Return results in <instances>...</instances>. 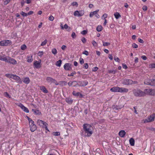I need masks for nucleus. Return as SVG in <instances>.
Returning <instances> with one entry per match:
<instances>
[{"label": "nucleus", "instance_id": "obj_1", "mask_svg": "<svg viewBox=\"0 0 155 155\" xmlns=\"http://www.w3.org/2000/svg\"><path fill=\"white\" fill-rule=\"evenodd\" d=\"M83 129L84 132V136L85 137H89L92 134V127L88 124H84L83 125Z\"/></svg>", "mask_w": 155, "mask_h": 155}, {"label": "nucleus", "instance_id": "obj_2", "mask_svg": "<svg viewBox=\"0 0 155 155\" xmlns=\"http://www.w3.org/2000/svg\"><path fill=\"white\" fill-rule=\"evenodd\" d=\"M134 95L136 97H142L145 96L144 91H143L140 89H134L133 90Z\"/></svg>", "mask_w": 155, "mask_h": 155}, {"label": "nucleus", "instance_id": "obj_3", "mask_svg": "<svg viewBox=\"0 0 155 155\" xmlns=\"http://www.w3.org/2000/svg\"><path fill=\"white\" fill-rule=\"evenodd\" d=\"M37 123L40 126L43 128H45L46 130L49 131V130L48 128V124L46 122L42 120H38L37 121Z\"/></svg>", "mask_w": 155, "mask_h": 155}, {"label": "nucleus", "instance_id": "obj_4", "mask_svg": "<svg viewBox=\"0 0 155 155\" xmlns=\"http://www.w3.org/2000/svg\"><path fill=\"white\" fill-rule=\"evenodd\" d=\"M145 96L146 95H155V89L148 88L144 90Z\"/></svg>", "mask_w": 155, "mask_h": 155}, {"label": "nucleus", "instance_id": "obj_5", "mask_svg": "<svg viewBox=\"0 0 155 155\" xmlns=\"http://www.w3.org/2000/svg\"><path fill=\"white\" fill-rule=\"evenodd\" d=\"M12 44V42L10 40H4L0 41V45L1 46H8Z\"/></svg>", "mask_w": 155, "mask_h": 155}, {"label": "nucleus", "instance_id": "obj_6", "mask_svg": "<svg viewBox=\"0 0 155 155\" xmlns=\"http://www.w3.org/2000/svg\"><path fill=\"white\" fill-rule=\"evenodd\" d=\"M155 118V114H153L152 115L148 116V118L144 120L145 123L153 122Z\"/></svg>", "mask_w": 155, "mask_h": 155}, {"label": "nucleus", "instance_id": "obj_7", "mask_svg": "<svg viewBox=\"0 0 155 155\" xmlns=\"http://www.w3.org/2000/svg\"><path fill=\"white\" fill-rule=\"evenodd\" d=\"M5 62L13 64H16L17 63V62L15 59L9 57L6 58V60L5 61Z\"/></svg>", "mask_w": 155, "mask_h": 155}, {"label": "nucleus", "instance_id": "obj_8", "mask_svg": "<svg viewBox=\"0 0 155 155\" xmlns=\"http://www.w3.org/2000/svg\"><path fill=\"white\" fill-rule=\"evenodd\" d=\"M46 80L48 83H53L54 84L56 85H58V84L57 81L55 79L52 78L51 77H47L46 78Z\"/></svg>", "mask_w": 155, "mask_h": 155}, {"label": "nucleus", "instance_id": "obj_9", "mask_svg": "<svg viewBox=\"0 0 155 155\" xmlns=\"http://www.w3.org/2000/svg\"><path fill=\"white\" fill-rule=\"evenodd\" d=\"M84 14V11L83 10H81L79 11L77 10L75 11L74 13V16L78 17L83 16Z\"/></svg>", "mask_w": 155, "mask_h": 155}, {"label": "nucleus", "instance_id": "obj_10", "mask_svg": "<svg viewBox=\"0 0 155 155\" xmlns=\"http://www.w3.org/2000/svg\"><path fill=\"white\" fill-rule=\"evenodd\" d=\"M99 11V10L97 9L94 11L91 12L89 15L90 17L91 18H92L93 17V15H94L97 18H100V16L97 13Z\"/></svg>", "mask_w": 155, "mask_h": 155}, {"label": "nucleus", "instance_id": "obj_11", "mask_svg": "<svg viewBox=\"0 0 155 155\" xmlns=\"http://www.w3.org/2000/svg\"><path fill=\"white\" fill-rule=\"evenodd\" d=\"M133 83V81L131 80L126 79H124L122 82L123 84L126 85L132 84Z\"/></svg>", "mask_w": 155, "mask_h": 155}, {"label": "nucleus", "instance_id": "obj_12", "mask_svg": "<svg viewBox=\"0 0 155 155\" xmlns=\"http://www.w3.org/2000/svg\"><path fill=\"white\" fill-rule=\"evenodd\" d=\"M154 79H153L152 80H150L149 79H147L145 80L144 81V83L145 84L148 85H153V84L155 83V81H153V80Z\"/></svg>", "mask_w": 155, "mask_h": 155}, {"label": "nucleus", "instance_id": "obj_13", "mask_svg": "<svg viewBox=\"0 0 155 155\" xmlns=\"http://www.w3.org/2000/svg\"><path fill=\"white\" fill-rule=\"evenodd\" d=\"M88 84V82L86 81H81L78 82V84L81 87H84L86 86Z\"/></svg>", "mask_w": 155, "mask_h": 155}, {"label": "nucleus", "instance_id": "obj_14", "mask_svg": "<svg viewBox=\"0 0 155 155\" xmlns=\"http://www.w3.org/2000/svg\"><path fill=\"white\" fill-rule=\"evenodd\" d=\"M12 79L15 80L18 83L21 84L22 83V81L20 77L16 75H14Z\"/></svg>", "mask_w": 155, "mask_h": 155}, {"label": "nucleus", "instance_id": "obj_15", "mask_svg": "<svg viewBox=\"0 0 155 155\" xmlns=\"http://www.w3.org/2000/svg\"><path fill=\"white\" fill-rule=\"evenodd\" d=\"M64 69L66 71H70L71 70V64L69 63H67L64 66Z\"/></svg>", "mask_w": 155, "mask_h": 155}, {"label": "nucleus", "instance_id": "obj_16", "mask_svg": "<svg viewBox=\"0 0 155 155\" xmlns=\"http://www.w3.org/2000/svg\"><path fill=\"white\" fill-rule=\"evenodd\" d=\"M30 127V130L32 132H33L35 131L37 127L36 125L34 124V123H32V124H29Z\"/></svg>", "mask_w": 155, "mask_h": 155}, {"label": "nucleus", "instance_id": "obj_17", "mask_svg": "<svg viewBox=\"0 0 155 155\" xmlns=\"http://www.w3.org/2000/svg\"><path fill=\"white\" fill-rule=\"evenodd\" d=\"M18 106L25 112L27 113L29 112V110L28 108L24 106L22 104H19Z\"/></svg>", "mask_w": 155, "mask_h": 155}, {"label": "nucleus", "instance_id": "obj_18", "mask_svg": "<svg viewBox=\"0 0 155 155\" xmlns=\"http://www.w3.org/2000/svg\"><path fill=\"white\" fill-rule=\"evenodd\" d=\"M120 87H112L110 89V91L113 92H119L120 91Z\"/></svg>", "mask_w": 155, "mask_h": 155}, {"label": "nucleus", "instance_id": "obj_19", "mask_svg": "<svg viewBox=\"0 0 155 155\" xmlns=\"http://www.w3.org/2000/svg\"><path fill=\"white\" fill-rule=\"evenodd\" d=\"M41 62H39L37 61H34V65L37 68H40L41 67Z\"/></svg>", "mask_w": 155, "mask_h": 155}, {"label": "nucleus", "instance_id": "obj_20", "mask_svg": "<svg viewBox=\"0 0 155 155\" xmlns=\"http://www.w3.org/2000/svg\"><path fill=\"white\" fill-rule=\"evenodd\" d=\"M66 102L69 104H71L73 102V100L71 98L67 97L65 99Z\"/></svg>", "mask_w": 155, "mask_h": 155}, {"label": "nucleus", "instance_id": "obj_21", "mask_svg": "<svg viewBox=\"0 0 155 155\" xmlns=\"http://www.w3.org/2000/svg\"><path fill=\"white\" fill-rule=\"evenodd\" d=\"M22 81L24 83L28 84L30 82V80L28 77H25L23 78Z\"/></svg>", "mask_w": 155, "mask_h": 155}, {"label": "nucleus", "instance_id": "obj_22", "mask_svg": "<svg viewBox=\"0 0 155 155\" xmlns=\"http://www.w3.org/2000/svg\"><path fill=\"white\" fill-rule=\"evenodd\" d=\"M126 134V132L124 130H120L119 133V135L121 137H124Z\"/></svg>", "mask_w": 155, "mask_h": 155}, {"label": "nucleus", "instance_id": "obj_23", "mask_svg": "<svg viewBox=\"0 0 155 155\" xmlns=\"http://www.w3.org/2000/svg\"><path fill=\"white\" fill-rule=\"evenodd\" d=\"M40 89L44 93H48V91L44 86H41L40 87Z\"/></svg>", "mask_w": 155, "mask_h": 155}, {"label": "nucleus", "instance_id": "obj_24", "mask_svg": "<svg viewBox=\"0 0 155 155\" xmlns=\"http://www.w3.org/2000/svg\"><path fill=\"white\" fill-rule=\"evenodd\" d=\"M32 111L36 115H40L41 114V112L38 110L32 109Z\"/></svg>", "mask_w": 155, "mask_h": 155}, {"label": "nucleus", "instance_id": "obj_25", "mask_svg": "<svg viewBox=\"0 0 155 155\" xmlns=\"http://www.w3.org/2000/svg\"><path fill=\"white\" fill-rule=\"evenodd\" d=\"M72 94L76 96H78L80 95L81 97H83V95L82 94L80 93L79 92L76 93L75 91H73Z\"/></svg>", "mask_w": 155, "mask_h": 155}, {"label": "nucleus", "instance_id": "obj_26", "mask_svg": "<svg viewBox=\"0 0 155 155\" xmlns=\"http://www.w3.org/2000/svg\"><path fill=\"white\" fill-rule=\"evenodd\" d=\"M120 92H127L128 90L127 88L124 87H120Z\"/></svg>", "mask_w": 155, "mask_h": 155}, {"label": "nucleus", "instance_id": "obj_27", "mask_svg": "<svg viewBox=\"0 0 155 155\" xmlns=\"http://www.w3.org/2000/svg\"><path fill=\"white\" fill-rule=\"evenodd\" d=\"M129 143L130 145L131 146H134V145L135 143V141L134 139L132 138H131L129 140Z\"/></svg>", "mask_w": 155, "mask_h": 155}, {"label": "nucleus", "instance_id": "obj_28", "mask_svg": "<svg viewBox=\"0 0 155 155\" xmlns=\"http://www.w3.org/2000/svg\"><path fill=\"white\" fill-rule=\"evenodd\" d=\"M33 61V59L32 58V56H27V61L29 63Z\"/></svg>", "mask_w": 155, "mask_h": 155}, {"label": "nucleus", "instance_id": "obj_29", "mask_svg": "<svg viewBox=\"0 0 155 155\" xmlns=\"http://www.w3.org/2000/svg\"><path fill=\"white\" fill-rule=\"evenodd\" d=\"M62 63V61L61 60L57 61L55 64L58 67H60Z\"/></svg>", "mask_w": 155, "mask_h": 155}, {"label": "nucleus", "instance_id": "obj_30", "mask_svg": "<svg viewBox=\"0 0 155 155\" xmlns=\"http://www.w3.org/2000/svg\"><path fill=\"white\" fill-rule=\"evenodd\" d=\"M114 15L115 18L117 19H118L119 18L121 17V15L120 14L117 12L114 13Z\"/></svg>", "mask_w": 155, "mask_h": 155}, {"label": "nucleus", "instance_id": "obj_31", "mask_svg": "<svg viewBox=\"0 0 155 155\" xmlns=\"http://www.w3.org/2000/svg\"><path fill=\"white\" fill-rule=\"evenodd\" d=\"M96 30L98 32H100L102 30V27L101 25H98L96 28Z\"/></svg>", "mask_w": 155, "mask_h": 155}, {"label": "nucleus", "instance_id": "obj_32", "mask_svg": "<svg viewBox=\"0 0 155 155\" xmlns=\"http://www.w3.org/2000/svg\"><path fill=\"white\" fill-rule=\"evenodd\" d=\"M14 74H5V76L7 78H12Z\"/></svg>", "mask_w": 155, "mask_h": 155}, {"label": "nucleus", "instance_id": "obj_33", "mask_svg": "<svg viewBox=\"0 0 155 155\" xmlns=\"http://www.w3.org/2000/svg\"><path fill=\"white\" fill-rule=\"evenodd\" d=\"M51 52L54 55H55L57 53V50L55 48H53L52 49Z\"/></svg>", "mask_w": 155, "mask_h": 155}, {"label": "nucleus", "instance_id": "obj_34", "mask_svg": "<svg viewBox=\"0 0 155 155\" xmlns=\"http://www.w3.org/2000/svg\"><path fill=\"white\" fill-rule=\"evenodd\" d=\"M53 134L55 136H58L60 135V133L59 132H53Z\"/></svg>", "mask_w": 155, "mask_h": 155}, {"label": "nucleus", "instance_id": "obj_35", "mask_svg": "<svg viewBox=\"0 0 155 155\" xmlns=\"http://www.w3.org/2000/svg\"><path fill=\"white\" fill-rule=\"evenodd\" d=\"M6 58L4 57L0 54V60L5 61L6 60Z\"/></svg>", "mask_w": 155, "mask_h": 155}, {"label": "nucleus", "instance_id": "obj_36", "mask_svg": "<svg viewBox=\"0 0 155 155\" xmlns=\"http://www.w3.org/2000/svg\"><path fill=\"white\" fill-rule=\"evenodd\" d=\"M103 45L104 46H106L110 45V43L103 41Z\"/></svg>", "mask_w": 155, "mask_h": 155}, {"label": "nucleus", "instance_id": "obj_37", "mask_svg": "<svg viewBox=\"0 0 155 155\" xmlns=\"http://www.w3.org/2000/svg\"><path fill=\"white\" fill-rule=\"evenodd\" d=\"M149 67L150 68H155V63L151 64L149 65Z\"/></svg>", "mask_w": 155, "mask_h": 155}, {"label": "nucleus", "instance_id": "obj_38", "mask_svg": "<svg viewBox=\"0 0 155 155\" xmlns=\"http://www.w3.org/2000/svg\"><path fill=\"white\" fill-rule=\"evenodd\" d=\"M26 46L25 44H23L21 46V50H24L26 48Z\"/></svg>", "mask_w": 155, "mask_h": 155}, {"label": "nucleus", "instance_id": "obj_39", "mask_svg": "<svg viewBox=\"0 0 155 155\" xmlns=\"http://www.w3.org/2000/svg\"><path fill=\"white\" fill-rule=\"evenodd\" d=\"M107 15L106 13L104 14L101 17V18L102 19H106L105 18H107Z\"/></svg>", "mask_w": 155, "mask_h": 155}, {"label": "nucleus", "instance_id": "obj_40", "mask_svg": "<svg viewBox=\"0 0 155 155\" xmlns=\"http://www.w3.org/2000/svg\"><path fill=\"white\" fill-rule=\"evenodd\" d=\"M47 40H45L43 42H42L41 45V46H45L47 43Z\"/></svg>", "mask_w": 155, "mask_h": 155}, {"label": "nucleus", "instance_id": "obj_41", "mask_svg": "<svg viewBox=\"0 0 155 155\" xmlns=\"http://www.w3.org/2000/svg\"><path fill=\"white\" fill-rule=\"evenodd\" d=\"M20 14L23 16H27L28 15L27 14L22 11L20 12Z\"/></svg>", "mask_w": 155, "mask_h": 155}, {"label": "nucleus", "instance_id": "obj_42", "mask_svg": "<svg viewBox=\"0 0 155 155\" xmlns=\"http://www.w3.org/2000/svg\"><path fill=\"white\" fill-rule=\"evenodd\" d=\"M80 63L81 64H82L84 63V61L83 59L81 58H80L79 59Z\"/></svg>", "mask_w": 155, "mask_h": 155}, {"label": "nucleus", "instance_id": "obj_43", "mask_svg": "<svg viewBox=\"0 0 155 155\" xmlns=\"http://www.w3.org/2000/svg\"><path fill=\"white\" fill-rule=\"evenodd\" d=\"M38 55L39 56L42 57V56L43 54V52L42 51H39L38 54Z\"/></svg>", "mask_w": 155, "mask_h": 155}, {"label": "nucleus", "instance_id": "obj_44", "mask_svg": "<svg viewBox=\"0 0 155 155\" xmlns=\"http://www.w3.org/2000/svg\"><path fill=\"white\" fill-rule=\"evenodd\" d=\"M92 43L93 46L95 47H96L97 46V43L94 41H93L92 42Z\"/></svg>", "mask_w": 155, "mask_h": 155}, {"label": "nucleus", "instance_id": "obj_45", "mask_svg": "<svg viewBox=\"0 0 155 155\" xmlns=\"http://www.w3.org/2000/svg\"><path fill=\"white\" fill-rule=\"evenodd\" d=\"M76 74V72L75 71H74L73 72L71 73L70 74H68V76L69 77L73 76L75 74Z\"/></svg>", "mask_w": 155, "mask_h": 155}, {"label": "nucleus", "instance_id": "obj_46", "mask_svg": "<svg viewBox=\"0 0 155 155\" xmlns=\"http://www.w3.org/2000/svg\"><path fill=\"white\" fill-rule=\"evenodd\" d=\"M54 17L52 15L50 16L48 18L49 20L50 21H53V20H54Z\"/></svg>", "mask_w": 155, "mask_h": 155}, {"label": "nucleus", "instance_id": "obj_47", "mask_svg": "<svg viewBox=\"0 0 155 155\" xmlns=\"http://www.w3.org/2000/svg\"><path fill=\"white\" fill-rule=\"evenodd\" d=\"M114 59L116 61L119 62V59L117 57H114Z\"/></svg>", "mask_w": 155, "mask_h": 155}, {"label": "nucleus", "instance_id": "obj_48", "mask_svg": "<svg viewBox=\"0 0 155 155\" xmlns=\"http://www.w3.org/2000/svg\"><path fill=\"white\" fill-rule=\"evenodd\" d=\"M132 47L134 48H137L138 47V45L134 43L132 45Z\"/></svg>", "mask_w": 155, "mask_h": 155}, {"label": "nucleus", "instance_id": "obj_49", "mask_svg": "<svg viewBox=\"0 0 155 155\" xmlns=\"http://www.w3.org/2000/svg\"><path fill=\"white\" fill-rule=\"evenodd\" d=\"M116 71L114 70H110L108 71V73H113L115 74L116 73Z\"/></svg>", "mask_w": 155, "mask_h": 155}, {"label": "nucleus", "instance_id": "obj_50", "mask_svg": "<svg viewBox=\"0 0 155 155\" xmlns=\"http://www.w3.org/2000/svg\"><path fill=\"white\" fill-rule=\"evenodd\" d=\"M28 121L29 122V124L31 123L32 124V123H34V121H33L31 118H29L28 117Z\"/></svg>", "mask_w": 155, "mask_h": 155}, {"label": "nucleus", "instance_id": "obj_51", "mask_svg": "<svg viewBox=\"0 0 155 155\" xmlns=\"http://www.w3.org/2000/svg\"><path fill=\"white\" fill-rule=\"evenodd\" d=\"M87 33V31L86 30H83L81 32V34L82 35H85Z\"/></svg>", "mask_w": 155, "mask_h": 155}, {"label": "nucleus", "instance_id": "obj_52", "mask_svg": "<svg viewBox=\"0 0 155 155\" xmlns=\"http://www.w3.org/2000/svg\"><path fill=\"white\" fill-rule=\"evenodd\" d=\"M143 9L144 11H145L147 10V7L146 6L144 5L143 7Z\"/></svg>", "mask_w": 155, "mask_h": 155}, {"label": "nucleus", "instance_id": "obj_53", "mask_svg": "<svg viewBox=\"0 0 155 155\" xmlns=\"http://www.w3.org/2000/svg\"><path fill=\"white\" fill-rule=\"evenodd\" d=\"M71 37H72L73 38H75L76 37V34L74 32H72L71 34Z\"/></svg>", "mask_w": 155, "mask_h": 155}, {"label": "nucleus", "instance_id": "obj_54", "mask_svg": "<svg viewBox=\"0 0 155 155\" xmlns=\"http://www.w3.org/2000/svg\"><path fill=\"white\" fill-rule=\"evenodd\" d=\"M98 69V68L97 67H95L93 68L92 69V71H96Z\"/></svg>", "mask_w": 155, "mask_h": 155}, {"label": "nucleus", "instance_id": "obj_55", "mask_svg": "<svg viewBox=\"0 0 155 155\" xmlns=\"http://www.w3.org/2000/svg\"><path fill=\"white\" fill-rule=\"evenodd\" d=\"M84 67L85 69H87L88 67V66L87 63H86L84 64Z\"/></svg>", "mask_w": 155, "mask_h": 155}, {"label": "nucleus", "instance_id": "obj_56", "mask_svg": "<svg viewBox=\"0 0 155 155\" xmlns=\"http://www.w3.org/2000/svg\"><path fill=\"white\" fill-rule=\"evenodd\" d=\"M10 1V0H6L4 2V4L7 5Z\"/></svg>", "mask_w": 155, "mask_h": 155}, {"label": "nucleus", "instance_id": "obj_57", "mask_svg": "<svg viewBox=\"0 0 155 155\" xmlns=\"http://www.w3.org/2000/svg\"><path fill=\"white\" fill-rule=\"evenodd\" d=\"M75 82V81H73L72 82V81H69L68 83V85L69 86H71L72 85V84L74 83Z\"/></svg>", "mask_w": 155, "mask_h": 155}, {"label": "nucleus", "instance_id": "obj_58", "mask_svg": "<svg viewBox=\"0 0 155 155\" xmlns=\"http://www.w3.org/2000/svg\"><path fill=\"white\" fill-rule=\"evenodd\" d=\"M81 41L84 43L86 42V40L84 37H83L81 38Z\"/></svg>", "mask_w": 155, "mask_h": 155}, {"label": "nucleus", "instance_id": "obj_59", "mask_svg": "<svg viewBox=\"0 0 155 155\" xmlns=\"http://www.w3.org/2000/svg\"><path fill=\"white\" fill-rule=\"evenodd\" d=\"M4 95H5V96L6 97H8L9 98L10 97V96L9 95V94L7 92H5L4 93Z\"/></svg>", "mask_w": 155, "mask_h": 155}, {"label": "nucleus", "instance_id": "obj_60", "mask_svg": "<svg viewBox=\"0 0 155 155\" xmlns=\"http://www.w3.org/2000/svg\"><path fill=\"white\" fill-rule=\"evenodd\" d=\"M138 41L141 43H143V41L141 39L139 38L138 39Z\"/></svg>", "mask_w": 155, "mask_h": 155}, {"label": "nucleus", "instance_id": "obj_61", "mask_svg": "<svg viewBox=\"0 0 155 155\" xmlns=\"http://www.w3.org/2000/svg\"><path fill=\"white\" fill-rule=\"evenodd\" d=\"M83 54H84L86 56H87L88 55V52L87 51H85L84 52H83Z\"/></svg>", "mask_w": 155, "mask_h": 155}, {"label": "nucleus", "instance_id": "obj_62", "mask_svg": "<svg viewBox=\"0 0 155 155\" xmlns=\"http://www.w3.org/2000/svg\"><path fill=\"white\" fill-rule=\"evenodd\" d=\"M67 47L65 45H63L61 47L62 49L63 50H64Z\"/></svg>", "mask_w": 155, "mask_h": 155}, {"label": "nucleus", "instance_id": "obj_63", "mask_svg": "<svg viewBox=\"0 0 155 155\" xmlns=\"http://www.w3.org/2000/svg\"><path fill=\"white\" fill-rule=\"evenodd\" d=\"M122 67L123 68L126 69L127 68V66L125 64H122Z\"/></svg>", "mask_w": 155, "mask_h": 155}, {"label": "nucleus", "instance_id": "obj_64", "mask_svg": "<svg viewBox=\"0 0 155 155\" xmlns=\"http://www.w3.org/2000/svg\"><path fill=\"white\" fill-rule=\"evenodd\" d=\"M141 58L144 60H146L147 58L146 57L145 55L142 56Z\"/></svg>", "mask_w": 155, "mask_h": 155}]
</instances>
